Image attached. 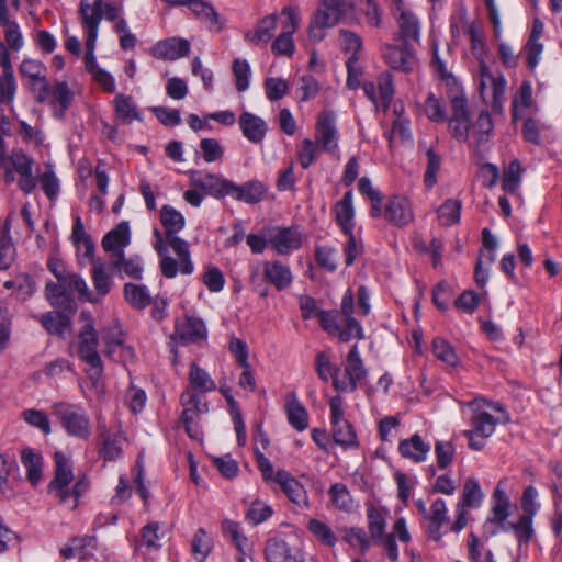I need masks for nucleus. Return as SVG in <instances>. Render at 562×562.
Masks as SVG:
<instances>
[{
    "label": "nucleus",
    "mask_w": 562,
    "mask_h": 562,
    "mask_svg": "<svg viewBox=\"0 0 562 562\" xmlns=\"http://www.w3.org/2000/svg\"><path fill=\"white\" fill-rule=\"evenodd\" d=\"M160 222L165 228V235L159 229H155L153 246L161 258L162 276L172 279L178 272L191 274L194 265L191 260L189 244L177 236L186 225L183 215L175 207L164 205L160 210Z\"/></svg>",
    "instance_id": "nucleus-1"
},
{
    "label": "nucleus",
    "mask_w": 562,
    "mask_h": 562,
    "mask_svg": "<svg viewBox=\"0 0 562 562\" xmlns=\"http://www.w3.org/2000/svg\"><path fill=\"white\" fill-rule=\"evenodd\" d=\"M472 411L469 419L470 428L463 431L469 448L479 451L484 448L485 440L495 431L498 423H507V413L498 405L486 403L483 398H474L465 403Z\"/></svg>",
    "instance_id": "nucleus-2"
},
{
    "label": "nucleus",
    "mask_w": 562,
    "mask_h": 562,
    "mask_svg": "<svg viewBox=\"0 0 562 562\" xmlns=\"http://www.w3.org/2000/svg\"><path fill=\"white\" fill-rule=\"evenodd\" d=\"M55 475L48 485V492L58 502L70 509H76L79 498L89 490L86 475H80L74 482L71 461L63 452H55Z\"/></svg>",
    "instance_id": "nucleus-3"
},
{
    "label": "nucleus",
    "mask_w": 562,
    "mask_h": 562,
    "mask_svg": "<svg viewBox=\"0 0 562 562\" xmlns=\"http://www.w3.org/2000/svg\"><path fill=\"white\" fill-rule=\"evenodd\" d=\"M351 11H353V3L350 0H321L310 21L307 30L310 40L322 41L325 37V30L338 24L342 16Z\"/></svg>",
    "instance_id": "nucleus-4"
},
{
    "label": "nucleus",
    "mask_w": 562,
    "mask_h": 562,
    "mask_svg": "<svg viewBox=\"0 0 562 562\" xmlns=\"http://www.w3.org/2000/svg\"><path fill=\"white\" fill-rule=\"evenodd\" d=\"M80 318L85 322V325L78 335L77 353L80 360L90 367V379L98 380L103 371L102 360L98 352V334L89 312H81Z\"/></svg>",
    "instance_id": "nucleus-5"
},
{
    "label": "nucleus",
    "mask_w": 562,
    "mask_h": 562,
    "mask_svg": "<svg viewBox=\"0 0 562 562\" xmlns=\"http://www.w3.org/2000/svg\"><path fill=\"white\" fill-rule=\"evenodd\" d=\"M52 414L69 436L79 439H88L91 436L90 418L82 406L56 402L52 405Z\"/></svg>",
    "instance_id": "nucleus-6"
},
{
    "label": "nucleus",
    "mask_w": 562,
    "mask_h": 562,
    "mask_svg": "<svg viewBox=\"0 0 562 562\" xmlns=\"http://www.w3.org/2000/svg\"><path fill=\"white\" fill-rule=\"evenodd\" d=\"M126 436L119 419L98 422V452L102 460L110 462L123 456Z\"/></svg>",
    "instance_id": "nucleus-7"
},
{
    "label": "nucleus",
    "mask_w": 562,
    "mask_h": 562,
    "mask_svg": "<svg viewBox=\"0 0 562 562\" xmlns=\"http://www.w3.org/2000/svg\"><path fill=\"white\" fill-rule=\"evenodd\" d=\"M180 403L183 406L181 422L184 425L186 432L191 439L201 440L202 430L199 419L202 414L209 411L206 402H202L201 397L193 390L184 389L180 395Z\"/></svg>",
    "instance_id": "nucleus-8"
},
{
    "label": "nucleus",
    "mask_w": 562,
    "mask_h": 562,
    "mask_svg": "<svg viewBox=\"0 0 562 562\" xmlns=\"http://www.w3.org/2000/svg\"><path fill=\"white\" fill-rule=\"evenodd\" d=\"M260 271L262 272V281L273 285L278 291L289 289L293 282L290 266L280 260H267L251 267L250 278L254 284L260 280Z\"/></svg>",
    "instance_id": "nucleus-9"
},
{
    "label": "nucleus",
    "mask_w": 562,
    "mask_h": 562,
    "mask_svg": "<svg viewBox=\"0 0 562 562\" xmlns=\"http://www.w3.org/2000/svg\"><path fill=\"white\" fill-rule=\"evenodd\" d=\"M121 10V5L116 2L80 0L79 14L83 31H89V23H94L95 34H98L102 18L110 22L119 20Z\"/></svg>",
    "instance_id": "nucleus-10"
},
{
    "label": "nucleus",
    "mask_w": 562,
    "mask_h": 562,
    "mask_svg": "<svg viewBox=\"0 0 562 562\" xmlns=\"http://www.w3.org/2000/svg\"><path fill=\"white\" fill-rule=\"evenodd\" d=\"M19 71L26 80L34 99L38 103L48 100V79L46 65L34 58H24L20 66Z\"/></svg>",
    "instance_id": "nucleus-11"
},
{
    "label": "nucleus",
    "mask_w": 562,
    "mask_h": 562,
    "mask_svg": "<svg viewBox=\"0 0 562 562\" xmlns=\"http://www.w3.org/2000/svg\"><path fill=\"white\" fill-rule=\"evenodd\" d=\"M317 317L322 328L329 335L337 336L342 342L363 338L361 325L356 319L345 323L338 311H319Z\"/></svg>",
    "instance_id": "nucleus-12"
},
{
    "label": "nucleus",
    "mask_w": 562,
    "mask_h": 562,
    "mask_svg": "<svg viewBox=\"0 0 562 562\" xmlns=\"http://www.w3.org/2000/svg\"><path fill=\"white\" fill-rule=\"evenodd\" d=\"M381 55L384 63L393 70L401 72H412L417 65L416 53L412 44L385 43L381 47Z\"/></svg>",
    "instance_id": "nucleus-13"
},
{
    "label": "nucleus",
    "mask_w": 562,
    "mask_h": 562,
    "mask_svg": "<svg viewBox=\"0 0 562 562\" xmlns=\"http://www.w3.org/2000/svg\"><path fill=\"white\" fill-rule=\"evenodd\" d=\"M479 89L484 100L486 99L487 91H491V106L494 112L501 113L503 110L506 79L501 74L494 76L483 60L479 64Z\"/></svg>",
    "instance_id": "nucleus-14"
},
{
    "label": "nucleus",
    "mask_w": 562,
    "mask_h": 562,
    "mask_svg": "<svg viewBox=\"0 0 562 562\" xmlns=\"http://www.w3.org/2000/svg\"><path fill=\"white\" fill-rule=\"evenodd\" d=\"M342 404L340 396H334L329 401L333 438L337 445L352 447L357 445V436L352 425L345 418Z\"/></svg>",
    "instance_id": "nucleus-15"
},
{
    "label": "nucleus",
    "mask_w": 562,
    "mask_h": 562,
    "mask_svg": "<svg viewBox=\"0 0 562 562\" xmlns=\"http://www.w3.org/2000/svg\"><path fill=\"white\" fill-rule=\"evenodd\" d=\"M267 235L270 247L281 256L300 249L303 243V235L297 226H268Z\"/></svg>",
    "instance_id": "nucleus-16"
},
{
    "label": "nucleus",
    "mask_w": 562,
    "mask_h": 562,
    "mask_svg": "<svg viewBox=\"0 0 562 562\" xmlns=\"http://www.w3.org/2000/svg\"><path fill=\"white\" fill-rule=\"evenodd\" d=\"M366 375L367 370L360 357L358 346L353 345L347 355L344 378H334L333 385L339 392H353L357 389V383L364 379Z\"/></svg>",
    "instance_id": "nucleus-17"
},
{
    "label": "nucleus",
    "mask_w": 562,
    "mask_h": 562,
    "mask_svg": "<svg viewBox=\"0 0 562 562\" xmlns=\"http://www.w3.org/2000/svg\"><path fill=\"white\" fill-rule=\"evenodd\" d=\"M8 159L13 175H19V189L25 194L32 193L37 184V178L33 175V158L27 156L22 149H13Z\"/></svg>",
    "instance_id": "nucleus-18"
},
{
    "label": "nucleus",
    "mask_w": 562,
    "mask_h": 562,
    "mask_svg": "<svg viewBox=\"0 0 562 562\" xmlns=\"http://www.w3.org/2000/svg\"><path fill=\"white\" fill-rule=\"evenodd\" d=\"M0 108H10L13 111V101L16 94V81L13 75L11 56L4 45H0Z\"/></svg>",
    "instance_id": "nucleus-19"
},
{
    "label": "nucleus",
    "mask_w": 562,
    "mask_h": 562,
    "mask_svg": "<svg viewBox=\"0 0 562 562\" xmlns=\"http://www.w3.org/2000/svg\"><path fill=\"white\" fill-rule=\"evenodd\" d=\"M395 18L397 32L395 40L400 43L418 44L420 41L422 24L417 15L411 10L397 7Z\"/></svg>",
    "instance_id": "nucleus-20"
},
{
    "label": "nucleus",
    "mask_w": 562,
    "mask_h": 562,
    "mask_svg": "<svg viewBox=\"0 0 562 562\" xmlns=\"http://www.w3.org/2000/svg\"><path fill=\"white\" fill-rule=\"evenodd\" d=\"M336 116L330 111H323L318 115L315 130V143L319 144L326 153L338 149V131L335 125Z\"/></svg>",
    "instance_id": "nucleus-21"
},
{
    "label": "nucleus",
    "mask_w": 562,
    "mask_h": 562,
    "mask_svg": "<svg viewBox=\"0 0 562 562\" xmlns=\"http://www.w3.org/2000/svg\"><path fill=\"white\" fill-rule=\"evenodd\" d=\"M190 183L205 191L207 194L214 198H223L229 195V188H232V181L222 178L218 175L205 173L200 170H191L189 172Z\"/></svg>",
    "instance_id": "nucleus-22"
},
{
    "label": "nucleus",
    "mask_w": 562,
    "mask_h": 562,
    "mask_svg": "<svg viewBox=\"0 0 562 562\" xmlns=\"http://www.w3.org/2000/svg\"><path fill=\"white\" fill-rule=\"evenodd\" d=\"M207 330L204 323L195 317H186L176 323L172 339L179 344H196L206 338Z\"/></svg>",
    "instance_id": "nucleus-23"
},
{
    "label": "nucleus",
    "mask_w": 562,
    "mask_h": 562,
    "mask_svg": "<svg viewBox=\"0 0 562 562\" xmlns=\"http://www.w3.org/2000/svg\"><path fill=\"white\" fill-rule=\"evenodd\" d=\"M91 280L93 290H90V303L97 304L101 302L113 288L112 276L108 272L105 262L100 258L92 260Z\"/></svg>",
    "instance_id": "nucleus-24"
},
{
    "label": "nucleus",
    "mask_w": 562,
    "mask_h": 562,
    "mask_svg": "<svg viewBox=\"0 0 562 562\" xmlns=\"http://www.w3.org/2000/svg\"><path fill=\"white\" fill-rule=\"evenodd\" d=\"M276 483L297 507L306 508L308 506L307 493L304 486L290 472L278 470L276 472Z\"/></svg>",
    "instance_id": "nucleus-25"
},
{
    "label": "nucleus",
    "mask_w": 562,
    "mask_h": 562,
    "mask_svg": "<svg viewBox=\"0 0 562 562\" xmlns=\"http://www.w3.org/2000/svg\"><path fill=\"white\" fill-rule=\"evenodd\" d=\"M130 244V227L123 222L111 229L102 239V247L110 252L111 260L119 262L124 254V248Z\"/></svg>",
    "instance_id": "nucleus-26"
},
{
    "label": "nucleus",
    "mask_w": 562,
    "mask_h": 562,
    "mask_svg": "<svg viewBox=\"0 0 562 562\" xmlns=\"http://www.w3.org/2000/svg\"><path fill=\"white\" fill-rule=\"evenodd\" d=\"M189 52L190 43L180 37L159 41L150 48V54L155 58L164 60H177L187 56Z\"/></svg>",
    "instance_id": "nucleus-27"
},
{
    "label": "nucleus",
    "mask_w": 562,
    "mask_h": 562,
    "mask_svg": "<svg viewBox=\"0 0 562 562\" xmlns=\"http://www.w3.org/2000/svg\"><path fill=\"white\" fill-rule=\"evenodd\" d=\"M97 538L94 536H76L70 538L59 550L64 559L80 558L87 559L93 555L97 550Z\"/></svg>",
    "instance_id": "nucleus-28"
},
{
    "label": "nucleus",
    "mask_w": 562,
    "mask_h": 562,
    "mask_svg": "<svg viewBox=\"0 0 562 562\" xmlns=\"http://www.w3.org/2000/svg\"><path fill=\"white\" fill-rule=\"evenodd\" d=\"M384 217L396 226L407 225L414 218L409 201L405 196H392L385 205Z\"/></svg>",
    "instance_id": "nucleus-29"
},
{
    "label": "nucleus",
    "mask_w": 562,
    "mask_h": 562,
    "mask_svg": "<svg viewBox=\"0 0 562 562\" xmlns=\"http://www.w3.org/2000/svg\"><path fill=\"white\" fill-rule=\"evenodd\" d=\"M244 137L254 144H260L266 137L268 125L260 116L244 112L238 120Z\"/></svg>",
    "instance_id": "nucleus-30"
},
{
    "label": "nucleus",
    "mask_w": 562,
    "mask_h": 562,
    "mask_svg": "<svg viewBox=\"0 0 562 562\" xmlns=\"http://www.w3.org/2000/svg\"><path fill=\"white\" fill-rule=\"evenodd\" d=\"M277 14H269L245 33L244 40L251 45H266L273 36L277 29Z\"/></svg>",
    "instance_id": "nucleus-31"
},
{
    "label": "nucleus",
    "mask_w": 562,
    "mask_h": 562,
    "mask_svg": "<svg viewBox=\"0 0 562 562\" xmlns=\"http://www.w3.org/2000/svg\"><path fill=\"white\" fill-rule=\"evenodd\" d=\"M285 414L289 424L297 431H304L308 427V413L294 393L285 398Z\"/></svg>",
    "instance_id": "nucleus-32"
},
{
    "label": "nucleus",
    "mask_w": 562,
    "mask_h": 562,
    "mask_svg": "<svg viewBox=\"0 0 562 562\" xmlns=\"http://www.w3.org/2000/svg\"><path fill=\"white\" fill-rule=\"evenodd\" d=\"M113 108L116 119L123 124H130L133 121H143V115L138 111L132 97L119 93L113 99Z\"/></svg>",
    "instance_id": "nucleus-33"
},
{
    "label": "nucleus",
    "mask_w": 562,
    "mask_h": 562,
    "mask_svg": "<svg viewBox=\"0 0 562 562\" xmlns=\"http://www.w3.org/2000/svg\"><path fill=\"white\" fill-rule=\"evenodd\" d=\"M429 450V445L418 434L413 435L409 439L402 440L398 445L401 456L416 463L425 461Z\"/></svg>",
    "instance_id": "nucleus-34"
},
{
    "label": "nucleus",
    "mask_w": 562,
    "mask_h": 562,
    "mask_svg": "<svg viewBox=\"0 0 562 562\" xmlns=\"http://www.w3.org/2000/svg\"><path fill=\"white\" fill-rule=\"evenodd\" d=\"M353 195L352 191H347L341 200L334 205V213L337 224L341 227L345 234H350L353 229Z\"/></svg>",
    "instance_id": "nucleus-35"
},
{
    "label": "nucleus",
    "mask_w": 562,
    "mask_h": 562,
    "mask_svg": "<svg viewBox=\"0 0 562 562\" xmlns=\"http://www.w3.org/2000/svg\"><path fill=\"white\" fill-rule=\"evenodd\" d=\"M447 506L446 502L437 498L432 502L429 508L427 519L429 521L428 532L432 540L439 541L442 537L440 532L441 526L447 521Z\"/></svg>",
    "instance_id": "nucleus-36"
},
{
    "label": "nucleus",
    "mask_w": 562,
    "mask_h": 562,
    "mask_svg": "<svg viewBox=\"0 0 562 562\" xmlns=\"http://www.w3.org/2000/svg\"><path fill=\"white\" fill-rule=\"evenodd\" d=\"M188 380L189 386L187 389L193 390L194 393H209L217 387L210 374L194 362L190 366Z\"/></svg>",
    "instance_id": "nucleus-37"
},
{
    "label": "nucleus",
    "mask_w": 562,
    "mask_h": 562,
    "mask_svg": "<svg viewBox=\"0 0 562 562\" xmlns=\"http://www.w3.org/2000/svg\"><path fill=\"white\" fill-rule=\"evenodd\" d=\"M11 218L7 217L0 229V269L5 270L11 267L15 258V247L11 235Z\"/></svg>",
    "instance_id": "nucleus-38"
},
{
    "label": "nucleus",
    "mask_w": 562,
    "mask_h": 562,
    "mask_svg": "<svg viewBox=\"0 0 562 562\" xmlns=\"http://www.w3.org/2000/svg\"><path fill=\"white\" fill-rule=\"evenodd\" d=\"M124 299L135 310L142 311L151 304L147 286L136 283L124 284Z\"/></svg>",
    "instance_id": "nucleus-39"
},
{
    "label": "nucleus",
    "mask_w": 562,
    "mask_h": 562,
    "mask_svg": "<svg viewBox=\"0 0 562 562\" xmlns=\"http://www.w3.org/2000/svg\"><path fill=\"white\" fill-rule=\"evenodd\" d=\"M265 194V187L258 181L248 182L244 186H236L232 182L229 195H234L237 200L255 204L258 203Z\"/></svg>",
    "instance_id": "nucleus-40"
},
{
    "label": "nucleus",
    "mask_w": 562,
    "mask_h": 562,
    "mask_svg": "<svg viewBox=\"0 0 562 562\" xmlns=\"http://www.w3.org/2000/svg\"><path fill=\"white\" fill-rule=\"evenodd\" d=\"M74 92L66 81L48 83V100L53 105H59L60 115L71 105Z\"/></svg>",
    "instance_id": "nucleus-41"
},
{
    "label": "nucleus",
    "mask_w": 562,
    "mask_h": 562,
    "mask_svg": "<svg viewBox=\"0 0 562 562\" xmlns=\"http://www.w3.org/2000/svg\"><path fill=\"white\" fill-rule=\"evenodd\" d=\"M0 26L3 27L4 47L8 50H21L24 45V38L18 22L9 18L5 22H0Z\"/></svg>",
    "instance_id": "nucleus-42"
},
{
    "label": "nucleus",
    "mask_w": 562,
    "mask_h": 562,
    "mask_svg": "<svg viewBox=\"0 0 562 562\" xmlns=\"http://www.w3.org/2000/svg\"><path fill=\"white\" fill-rule=\"evenodd\" d=\"M41 323L49 334L64 335L70 328V317L59 312H48L41 316Z\"/></svg>",
    "instance_id": "nucleus-43"
},
{
    "label": "nucleus",
    "mask_w": 562,
    "mask_h": 562,
    "mask_svg": "<svg viewBox=\"0 0 562 562\" xmlns=\"http://www.w3.org/2000/svg\"><path fill=\"white\" fill-rule=\"evenodd\" d=\"M482 499L483 493L479 481L474 477L467 479L463 484L461 499L457 504L465 508H475L480 506Z\"/></svg>",
    "instance_id": "nucleus-44"
},
{
    "label": "nucleus",
    "mask_w": 562,
    "mask_h": 562,
    "mask_svg": "<svg viewBox=\"0 0 562 562\" xmlns=\"http://www.w3.org/2000/svg\"><path fill=\"white\" fill-rule=\"evenodd\" d=\"M265 555L268 562H291L288 543L282 539H270L266 543Z\"/></svg>",
    "instance_id": "nucleus-45"
},
{
    "label": "nucleus",
    "mask_w": 562,
    "mask_h": 562,
    "mask_svg": "<svg viewBox=\"0 0 562 562\" xmlns=\"http://www.w3.org/2000/svg\"><path fill=\"white\" fill-rule=\"evenodd\" d=\"M522 167L519 160L515 159L504 169L502 188L507 193H515L520 184Z\"/></svg>",
    "instance_id": "nucleus-46"
},
{
    "label": "nucleus",
    "mask_w": 562,
    "mask_h": 562,
    "mask_svg": "<svg viewBox=\"0 0 562 562\" xmlns=\"http://www.w3.org/2000/svg\"><path fill=\"white\" fill-rule=\"evenodd\" d=\"M432 352L435 357L448 366L456 367L459 362L453 347L443 338L436 337L432 340Z\"/></svg>",
    "instance_id": "nucleus-47"
},
{
    "label": "nucleus",
    "mask_w": 562,
    "mask_h": 562,
    "mask_svg": "<svg viewBox=\"0 0 562 562\" xmlns=\"http://www.w3.org/2000/svg\"><path fill=\"white\" fill-rule=\"evenodd\" d=\"M532 104V87L529 81H524L513 99V119L517 120L519 113Z\"/></svg>",
    "instance_id": "nucleus-48"
},
{
    "label": "nucleus",
    "mask_w": 562,
    "mask_h": 562,
    "mask_svg": "<svg viewBox=\"0 0 562 562\" xmlns=\"http://www.w3.org/2000/svg\"><path fill=\"white\" fill-rule=\"evenodd\" d=\"M16 468L18 465L13 458L0 454V491L8 498L13 496L9 479Z\"/></svg>",
    "instance_id": "nucleus-49"
},
{
    "label": "nucleus",
    "mask_w": 562,
    "mask_h": 562,
    "mask_svg": "<svg viewBox=\"0 0 562 562\" xmlns=\"http://www.w3.org/2000/svg\"><path fill=\"white\" fill-rule=\"evenodd\" d=\"M493 131V122L491 115L486 111H482L477 116L475 123L472 125V137L476 144H484L487 142Z\"/></svg>",
    "instance_id": "nucleus-50"
},
{
    "label": "nucleus",
    "mask_w": 562,
    "mask_h": 562,
    "mask_svg": "<svg viewBox=\"0 0 562 562\" xmlns=\"http://www.w3.org/2000/svg\"><path fill=\"white\" fill-rule=\"evenodd\" d=\"M461 202L447 200L438 209V220L441 225L449 226L460 221Z\"/></svg>",
    "instance_id": "nucleus-51"
},
{
    "label": "nucleus",
    "mask_w": 562,
    "mask_h": 562,
    "mask_svg": "<svg viewBox=\"0 0 562 562\" xmlns=\"http://www.w3.org/2000/svg\"><path fill=\"white\" fill-rule=\"evenodd\" d=\"M89 25V31H85L86 34V55H85V66L87 71L90 75H93L97 70L101 69L95 60L94 56V47L98 38V34H95V25L91 23Z\"/></svg>",
    "instance_id": "nucleus-52"
},
{
    "label": "nucleus",
    "mask_w": 562,
    "mask_h": 562,
    "mask_svg": "<svg viewBox=\"0 0 562 562\" xmlns=\"http://www.w3.org/2000/svg\"><path fill=\"white\" fill-rule=\"evenodd\" d=\"M307 529L325 546L334 547L337 542V536L331 528L324 521L311 519Z\"/></svg>",
    "instance_id": "nucleus-53"
},
{
    "label": "nucleus",
    "mask_w": 562,
    "mask_h": 562,
    "mask_svg": "<svg viewBox=\"0 0 562 562\" xmlns=\"http://www.w3.org/2000/svg\"><path fill=\"white\" fill-rule=\"evenodd\" d=\"M21 459L26 469L27 479L33 485H36L42 479V469L38 456L27 449L23 450Z\"/></svg>",
    "instance_id": "nucleus-54"
},
{
    "label": "nucleus",
    "mask_w": 562,
    "mask_h": 562,
    "mask_svg": "<svg viewBox=\"0 0 562 562\" xmlns=\"http://www.w3.org/2000/svg\"><path fill=\"white\" fill-rule=\"evenodd\" d=\"M376 86L380 104L385 110L389 108L394 95L392 75L389 71L382 72L376 79Z\"/></svg>",
    "instance_id": "nucleus-55"
},
{
    "label": "nucleus",
    "mask_w": 562,
    "mask_h": 562,
    "mask_svg": "<svg viewBox=\"0 0 562 562\" xmlns=\"http://www.w3.org/2000/svg\"><path fill=\"white\" fill-rule=\"evenodd\" d=\"M212 549V540L206 531L200 528L192 540V554L195 560L203 562Z\"/></svg>",
    "instance_id": "nucleus-56"
},
{
    "label": "nucleus",
    "mask_w": 562,
    "mask_h": 562,
    "mask_svg": "<svg viewBox=\"0 0 562 562\" xmlns=\"http://www.w3.org/2000/svg\"><path fill=\"white\" fill-rule=\"evenodd\" d=\"M223 532L231 539L232 543L237 548L241 553L245 552L247 547V538L241 532L240 525L236 521L225 519L222 524Z\"/></svg>",
    "instance_id": "nucleus-57"
},
{
    "label": "nucleus",
    "mask_w": 562,
    "mask_h": 562,
    "mask_svg": "<svg viewBox=\"0 0 562 562\" xmlns=\"http://www.w3.org/2000/svg\"><path fill=\"white\" fill-rule=\"evenodd\" d=\"M111 265L114 269L119 271H123L126 276L134 279H140L143 273V266L139 257H133L126 259L124 254L122 255V259L116 262V260H111Z\"/></svg>",
    "instance_id": "nucleus-58"
},
{
    "label": "nucleus",
    "mask_w": 562,
    "mask_h": 562,
    "mask_svg": "<svg viewBox=\"0 0 562 562\" xmlns=\"http://www.w3.org/2000/svg\"><path fill=\"white\" fill-rule=\"evenodd\" d=\"M232 70L239 92L246 91L249 87L250 66L246 59L236 58L233 61Z\"/></svg>",
    "instance_id": "nucleus-59"
},
{
    "label": "nucleus",
    "mask_w": 562,
    "mask_h": 562,
    "mask_svg": "<svg viewBox=\"0 0 562 562\" xmlns=\"http://www.w3.org/2000/svg\"><path fill=\"white\" fill-rule=\"evenodd\" d=\"M37 182L50 201L57 198L59 193V181L50 166L40 176Z\"/></svg>",
    "instance_id": "nucleus-60"
},
{
    "label": "nucleus",
    "mask_w": 562,
    "mask_h": 562,
    "mask_svg": "<svg viewBox=\"0 0 562 562\" xmlns=\"http://www.w3.org/2000/svg\"><path fill=\"white\" fill-rule=\"evenodd\" d=\"M454 454L456 449L451 441H437L435 443L436 462L439 469H447L452 463Z\"/></svg>",
    "instance_id": "nucleus-61"
},
{
    "label": "nucleus",
    "mask_w": 562,
    "mask_h": 562,
    "mask_svg": "<svg viewBox=\"0 0 562 562\" xmlns=\"http://www.w3.org/2000/svg\"><path fill=\"white\" fill-rule=\"evenodd\" d=\"M342 535V539L353 548H359L361 551H366L369 546V539L367 533L361 528H342L339 529Z\"/></svg>",
    "instance_id": "nucleus-62"
},
{
    "label": "nucleus",
    "mask_w": 562,
    "mask_h": 562,
    "mask_svg": "<svg viewBox=\"0 0 562 562\" xmlns=\"http://www.w3.org/2000/svg\"><path fill=\"white\" fill-rule=\"evenodd\" d=\"M331 503L339 509L350 510L352 508V498L346 485L336 483L329 488Z\"/></svg>",
    "instance_id": "nucleus-63"
},
{
    "label": "nucleus",
    "mask_w": 562,
    "mask_h": 562,
    "mask_svg": "<svg viewBox=\"0 0 562 562\" xmlns=\"http://www.w3.org/2000/svg\"><path fill=\"white\" fill-rule=\"evenodd\" d=\"M468 553L472 562H495L492 552L490 550L485 551L473 533H470L468 538Z\"/></svg>",
    "instance_id": "nucleus-64"
}]
</instances>
